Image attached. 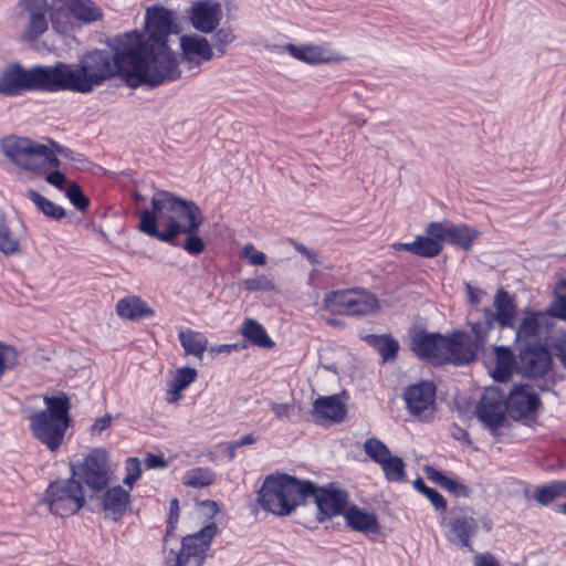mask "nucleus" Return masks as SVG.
<instances>
[{
  "label": "nucleus",
  "mask_w": 566,
  "mask_h": 566,
  "mask_svg": "<svg viewBox=\"0 0 566 566\" xmlns=\"http://www.w3.org/2000/svg\"><path fill=\"white\" fill-rule=\"evenodd\" d=\"M139 50H132L129 39L116 35L104 49L84 53L75 64L82 93H91L114 77H125L130 87L147 84L153 87L149 72L140 63Z\"/></svg>",
  "instance_id": "nucleus-1"
},
{
  "label": "nucleus",
  "mask_w": 566,
  "mask_h": 566,
  "mask_svg": "<svg viewBox=\"0 0 566 566\" xmlns=\"http://www.w3.org/2000/svg\"><path fill=\"white\" fill-rule=\"evenodd\" d=\"M145 25L147 38L136 32L125 33L129 39L132 50H139L140 63L153 80V87L176 81L181 71L178 61L168 45V36L172 32V12L160 6H153L146 10Z\"/></svg>",
  "instance_id": "nucleus-2"
},
{
  "label": "nucleus",
  "mask_w": 566,
  "mask_h": 566,
  "mask_svg": "<svg viewBox=\"0 0 566 566\" xmlns=\"http://www.w3.org/2000/svg\"><path fill=\"white\" fill-rule=\"evenodd\" d=\"M205 221L199 206L167 190H157L150 208L139 213L138 229L148 237L171 245H178L182 232L198 231Z\"/></svg>",
  "instance_id": "nucleus-3"
},
{
  "label": "nucleus",
  "mask_w": 566,
  "mask_h": 566,
  "mask_svg": "<svg viewBox=\"0 0 566 566\" xmlns=\"http://www.w3.org/2000/svg\"><path fill=\"white\" fill-rule=\"evenodd\" d=\"M461 334L451 333L446 336L440 333H417L411 340V350L422 360L433 365L443 366L453 364L464 366L473 361L472 352L464 354L459 342Z\"/></svg>",
  "instance_id": "nucleus-4"
},
{
  "label": "nucleus",
  "mask_w": 566,
  "mask_h": 566,
  "mask_svg": "<svg viewBox=\"0 0 566 566\" xmlns=\"http://www.w3.org/2000/svg\"><path fill=\"white\" fill-rule=\"evenodd\" d=\"M311 488L289 474L269 475L258 492V503L264 511L285 516L304 502V492Z\"/></svg>",
  "instance_id": "nucleus-5"
},
{
  "label": "nucleus",
  "mask_w": 566,
  "mask_h": 566,
  "mask_svg": "<svg viewBox=\"0 0 566 566\" xmlns=\"http://www.w3.org/2000/svg\"><path fill=\"white\" fill-rule=\"evenodd\" d=\"M109 458L103 448L91 450L82 461L71 463V475L85 485L90 497L103 492L109 484Z\"/></svg>",
  "instance_id": "nucleus-6"
},
{
  "label": "nucleus",
  "mask_w": 566,
  "mask_h": 566,
  "mask_svg": "<svg viewBox=\"0 0 566 566\" xmlns=\"http://www.w3.org/2000/svg\"><path fill=\"white\" fill-rule=\"evenodd\" d=\"M218 532L216 523H210L200 531L187 535L181 541L178 552L170 549L166 556L167 566H202L211 542Z\"/></svg>",
  "instance_id": "nucleus-7"
},
{
  "label": "nucleus",
  "mask_w": 566,
  "mask_h": 566,
  "mask_svg": "<svg viewBox=\"0 0 566 566\" xmlns=\"http://www.w3.org/2000/svg\"><path fill=\"white\" fill-rule=\"evenodd\" d=\"M44 502L52 514L61 517L71 516L85 504L84 489L72 475L69 479L56 480L48 486Z\"/></svg>",
  "instance_id": "nucleus-8"
},
{
  "label": "nucleus",
  "mask_w": 566,
  "mask_h": 566,
  "mask_svg": "<svg viewBox=\"0 0 566 566\" xmlns=\"http://www.w3.org/2000/svg\"><path fill=\"white\" fill-rule=\"evenodd\" d=\"M326 310L348 316H364L378 307L377 298L365 289H347L329 292L324 297Z\"/></svg>",
  "instance_id": "nucleus-9"
},
{
  "label": "nucleus",
  "mask_w": 566,
  "mask_h": 566,
  "mask_svg": "<svg viewBox=\"0 0 566 566\" xmlns=\"http://www.w3.org/2000/svg\"><path fill=\"white\" fill-rule=\"evenodd\" d=\"M304 484L312 488L304 492V501L312 497L317 506L316 518L323 523L334 516L342 515L346 512L348 502V493L345 490L336 488L333 483L324 486H317L308 480H304Z\"/></svg>",
  "instance_id": "nucleus-10"
},
{
  "label": "nucleus",
  "mask_w": 566,
  "mask_h": 566,
  "mask_svg": "<svg viewBox=\"0 0 566 566\" xmlns=\"http://www.w3.org/2000/svg\"><path fill=\"white\" fill-rule=\"evenodd\" d=\"M509 413L505 392L497 387L485 388L476 405L475 415L492 436H497Z\"/></svg>",
  "instance_id": "nucleus-11"
},
{
  "label": "nucleus",
  "mask_w": 566,
  "mask_h": 566,
  "mask_svg": "<svg viewBox=\"0 0 566 566\" xmlns=\"http://www.w3.org/2000/svg\"><path fill=\"white\" fill-rule=\"evenodd\" d=\"M553 367V358L546 346L527 343L518 348L517 373L528 379L544 378Z\"/></svg>",
  "instance_id": "nucleus-12"
},
{
  "label": "nucleus",
  "mask_w": 566,
  "mask_h": 566,
  "mask_svg": "<svg viewBox=\"0 0 566 566\" xmlns=\"http://www.w3.org/2000/svg\"><path fill=\"white\" fill-rule=\"evenodd\" d=\"M496 322L493 319V311L489 307L476 308L470 313L469 325L474 337L463 331H454L460 333L459 342L462 344L463 353L472 352L473 361L476 359L478 353L484 347L490 332Z\"/></svg>",
  "instance_id": "nucleus-13"
},
{
  "label": "nucleus",
  "mask_w": 566,
  "mask_h": 566,
  "mask_svg": "<svg viewBox=\"0 0 566 566\" xmlns=\"http://www.w3.org/2000/svg\"><path fill=\"white\" fill-rule=\"evenodd\" d=\"M38 91L82 93L75 64L57 63L53 67L38 66Z\"/></svg>",
  "instance_id": "nucleus-14"
},
{
  "label": "nucleus",
  "mask_w": 566,
  "mask_h": 566,
  "mask_svg": "<svg viewBox=\"0 0 566 566\" xmlns=\"http://www.w3.org/2000/svg\"><path fill=\"white\" fill-rule=\"evenodd\" d=\"M0 148L18 169L29 172L35 169V144L30 138L7 136L1 139Z\"/></svg>",
  "instance_id": "nucleus-15"
},
{
  "label": "nucleus",
  "mask_w": 566,
  "mask_h": 566,
  "mask_svg": "<svg viewBox=\"0 0 566 566\" xmlns=\"http://www.w3.org/2000/svg\"><path fill=\"white\" fill-rule=\"evenodd\" d=\"M402 398L410 415L427 420L426 412L434 405L436 386L432 381H420L410 385L403 390Z\"/></svg>",
  "instance_id": "nucleus-16"
},
{
  "label": "nucleus",
  "mask_w": 566,
  "mask_h": 566,
  "mask_svg": "<svg viewBox=\"0 0 566 566\" xmlns=\"http://www.w3.org/2000/svg\"><path fill=\"white\" fill-rule=\"evenodd\" d=\"M35 87V67L23 70L14 63L0 73V94L17 96Z\"/></svg>",
  "instance_id": "nucleus-17"
},
{
  "label": "nucleus",
  "mask_w": 566,
  "mask_h": 566,
  "mask_svg": "<svg viewBox=\"0 0 566 566\" xmlns=\"http://www.w3.org/2000/svg\"><path fill=\"white\" fill-rule=\"evenodd\" d=\"M509 415L518 420L537 410L541 405L538 395L530 385H514L509 395H505Z\"/></svg>",
  "instance_id": "nucleus-18"
},
{
  "label": "nucleus",
  "mask_w": 566,
  "mask_h": 566,
  "mask_svg": "<svg viewBox=\"0 0 566 566\" xmlns=\"http://www.w3.org/2000/svg\"><path fill=\"white\" fill-rule=\"evenodd\" d=\"M222 18L221 4L213 0L195 1L190 10L191 25L199 32L210 33L217 29Z\"/></svg>",
  "instance_id": "nucleus-19"
},
{
  "label": "nucleus",
  "mask_w": 566,
  "mask_h": 566,
  "mask_svg": "<svg viewBox=\"0 0 566 566\" xmlns=\"http://www.w3.org/2000/svg\"><path fill=\"white\" fill-rule=\"evenodd\" d=\"M446 537L449 543L468 548L473 552L472 538L479 530L478 521L473 516L457 515L448 521Z\"/></svg>",
  "instance_id": "nucleus-20"
},
{
  "label": "nucleus",
  "mask_w": 566,
  "mask_h": 566,
  "mask_svg": "<svg viewBox=\"0 0 566 566\" xmlns=\"http://www.w3.org/2000/svg\"><path fill=\"white\" fill-rule=\"evenodd\" d=\"M12 25L21 41L30 44L35 41V0H21L17 3Z\"/></svg>",
  "instance_id": "nucleus-21"
},
{
  "label": "nucleus",
  "mask_w": 566,
  "mask_h": 566,
  "mask_svg": "<svg viewBox=\"0 0 566 566\" xmlns=\"http://www.w3.org/2000/svg\"><path fill=\"white\" fill-rule=\"evenodd\" d=\"M182 59L191 66H199L211 61L214 56L209 41L198 34L182 35L180 38Z\"/></svg>",
  "instance_id": "nucleus-22"
},
{
  "label": "nucleus",
  "mask_w": 566,
  "mask_h": 566,
  "mask_svg": "<svg viewBox=\"0 0 566 566\" xmlns=\"http://www.w3.org/2000/svg\"><path fill=\"white\" fill-rule=\"evenodd\" d=\"M71 150L49 137L38 139V175L45 174L51 168H59V156L70 158Z\"/></svg>",
  "instance_id": "nucleus-23"
},
{
  "label": "nucleus",
  "mask_w": 566,
  "mask_h": 566,
  "mask_svg": "<svg viewBox=\"0 0 566 566\" xmlns=\"http://www.w3.org/2000/svg\"><path fill=\"white\" fill-rule=\"evenodd\" d=\"M130 502V493L120 485L106 488L102 495L101 506L106 516L113 521H119Z\"/></svg>",
  "instance_id": "nucleus-24"
},
{
  "label": "nucleus",
  "mask_w": 566,
  "mask_h": 566,
  "mask_svg": "<svg viewBox=\"0 0 566 566\" xmlns=\"http://www.w3.org/2000/svg\"><path fill=\"white\" fill-rule=\"evenodd\" d=\"M70 424L65 421L41 419L38 415V440L51 452H55L62 446Z\"/></svg>",
  "instance_id": "nucleus-25"
},
{
  "label": "nucleus",
  "mask_w": 566,
  "mask_h": 566,
  "mask_svg": "<svg viewBox=\"0 0 566 566\" xmlns=\"http://www.w3.org/2000/svg\"><path fill=\"white\" fill-rule=\"evenodd\" d=\"M443 250L441 222L432 221L426 227V235L417 237V256L432 259Z\"/></svg>",
  "instance_id": "nucleus-26"
},
{
  "label": "nucleus",
  "mask_w": 566,
  "mask_h": 566,
  "mask_svg": "<svg viewBox=\"0 0 566 566\" xmlns=\"http://www.w3.org/2000/svg\"><path fill=\"white\" fill-rule=\"evenodd\" d=\"M493 319L501 328H515L516 321V303L513 295L507 291L500 289L494 295Z\"/></svg>",
  "instance_id": "nucleus-27"
},
{
  "label": "nucleus",
  "mask_w": 566,
  "mask_h": 566,
  "mask_svg": "<svg viewBox=\"0 0 566 566\" xmlns=\"http://www.w3.org/2000/svg\"><path fill=\"white\" fill-rule=\"evenodd\" d=\"M346 406L337 395L318 397L313 402V418L316 422L331 420L340 422L346 416Z\"/></svg>",
  "instance_id": "nucleus-28"
},
{
  "label": "nucleus",
  "mask_w": 566,
  "mask_h": 566,
  "mask_svg": "<svg viewBox=\"0 0 566 566\" xmlns=\"http://www.w3.org/2000/svg\"><path fill=\"white\" fill-rule=\"evenodd\" d=\"M441 232L443 242L448 241L451 245L460 248L464 251L471 250L474 241L480 232L467 224L446 226L441 222Z\"/></svg>",
  "instance_id": "nucleus-29"
},
{
  "label": "nucleus",
  "mask_w": 566,
  "mask_h": 566,
  "mask_svg": "<svg viewBox=\"0 0 566 566\" xmlns=\"http://www.w3.org/2000/svg\"><path fill=\"white\" fill-rule=\"evenodd\" d=\"M45 403V410L38 411L41 419L65 421L72 423L70 416L71 402L69 397L64 392H59L54 396H43Z\"/></svg>",
  "instance_id": "nucleus-30"
},
{
  "label": "nucleus",
  "mask_w": 566,
  "mask_h": 566,
  "mask_svg": "<svg viewBox=\"0 0 566 566\" xmlns=\"http://www.w3.org/2000/svg\"><path fill=\"white\" fill-rule=\"evenodd\" d=\"M285 51L294 59L313 65L331 62L333 60L332 52L322 45H295L289 43L285 45Z\"/></svg>",
  "instance_id": "nucleus-31"
},
{
  "label": "nucleus",
  "mask_w": 566,
  "mask_h": 566,
  "mask_svg": "<svg viewBox=\"0 0 566 566\" xmlns=\"http://www.w3.org/2000/svg\"><path fill=\"white\" fill-rule=\"evenodd\" d=\"M344 516L347 526L356 532L367 534L377 533L379 530L377 515L374 512L364 511L357 505L349 506Z\"/></svg>",
  "instance_id": "nucleus-32"
},
{
  "label": "nucleus",
  "mask_w": 566,
  "mask_h": 566,
  "mask_svg": "<svg viewBox=\"0 0 566 566\" xmlns=\"http://www.w3.org/2000/svg\"><path fill=\"white\" fill-rule=\"evenodd\" d=\"M116 314L122 318L137 322L146 317H153L155 311L140 297L127 296L117 302Z\"/></svg>",
  "instance_id": "nucleus-33"
},
{
  "label": "nucleus",
  "mask_w": 566,
  "mask_h": 566,
  "mask_svg": "<svg viewBox=\"0 0 566 566\" xmlns=\"http://www.w3.org/2000/svg\"><path fill=\"white\" fill-rule=\"evenodd\" d=\"M496 363L492 377L496 381H506L511 378L514 370L517 371V357L507 346H495Z\"/></svg>",
  "instance_id": "nucleus-34"
},
{
  "label": "nucleus",
  "mask_w": 566,
  "mask_h": 566,
  "mask_svg": "<svg viewBox=\"0 0 566 566\" xmlns=\"http://www.w3.org/2000/svg\"><path fill=\"white\" fill-rule=\"evenodd\" d=\"M426 474L430 481L457 497H469L472 493L469 485L459 480L449 478L442 471H439L433 467H427Z\"/></svg>",
  "instance_id": "nucleus-35"
},
{
  "label": "nucleus",
  "mask_w": 566,
  "mask_h": 566,
  "mask_svg": "<svg viewBox=\"0 0 566 566\" xmlns=\"http://www.w3.org/2000/svg\"><path fill=\"white\" fill-rule=\"evenodd\" d=\"M72 17L83 23H93L103 19V11L93 0H66Z\"/></svg>",
  "instance_id": "nucleus-36"
},
{
  "label": "nucleus",
  "mask_w": 566,
  "mask_h": 566,
  "mask_svg": "<svg viewBox=\"0 0 566 566\" xmlns=\"http://www.w3.org/2000/svg\"><path fill=\"white\" fill-rule=\"evenodd\" d=\"M364 340L378 352L384 361L395 360L399 352V343L391 335L369 334Z\"/></svg>",
  "instance_id": "nucleus-37"
},
{
  "label": "nucleus",
  "mask_w": 566,
  "mask_h": 566,
  "mask_svg": "<svg viewBox=\"0 0 566 566\" xmlns=\"http://www.w3.org/2000/svg\"><path fill=\"white\" fill-rule=\"evenodd\" d=\"M541 312L528 311L522 318L518 326H515V342L525 344L530 343L531 338H536L541 332Z\"/></svg>",
  "instance_id": "nucleus-38"
},
{
  "label": "nucleus",
  "mask_w": 566,
  "mask_h": 566,
  "mask_svg": "<svg viewBox=\"0 0 566 566\" xmlns=\"http://www.w3.org/2000/svg\"><path fill=\"white\" fill-rule=\"evenodd\" d=\"M242 335L254 346L266 349L275 346L263 325L253 318H247L243 322Z\"/></svg>",
  "instance_id": "nucleus-39"
},
{
  "label": "nucleus",
  "mask_w": 566,
  "mask_h": 566,
  "mask_svg": "<svg viewBox=\"0 0 566 566\" xmlns=\"http://www.w3.org/2000/svg\"><path fill=\"white\" fill-rule=\"evenodd\" d=\"M178 339L187 355L201 358L207 349L208 339L200 333L192 329H185L178 333Z\"/></svg>",
  "instance_id": "nucleus-40"
},
{
  "label": "nucleus",
  "mask_w": 566,
  "mask_h": 566,
  "mask_svg": "<svg viewBox=\"0 0 566 566\" xmlns=\"http://www.w3.org/2000/svg\"><path fill=\"white\" fill-rule=\"evenodd\" d=\"M533 497L543 506H547L558 497H566V481L553 480L537 486Z\"/></svg>",
  "instance_id": "nucleus-41"
},
{
  "label": "nucleus",
  "mask_w": 566,
  "mask_h": 566,
  "mask_svg": "<svg viewBox=\"0 0 566 566\" xmlns=\"http://www.w3.org/2000/svg\"><path fill=\"white\" fill-rule=\"evenodd\" d=\"M49 18L52 22L53 28L59 33H66L71 29L69 8H64L61 0H51V4H48Z\"/></svg>",
  "instance_id": "nucleus-42"
},
{
  "label": "nucleus",
  "mask_w": 566,
  "mask_h": 566,
  "mask_svg": "<svg viewBox=\"0 0 566 566\" xmlns=\"http://www.w3.org/2000/svg\"><path fill=\"white\" fill-rule=\"evenodd\" d=\"M216 480V473L209 468H193L184 475V484L191 488H205Z\"/></svg>",
  "instance_id": "nucleus-43"
},
{
  "label": "nucleus",
  "mask_w": 566,
  "mask_h": 566,
  "mask_svg": "<svg viewBox=\"0 0 566 566\" xmlns=\"http://www.w3.org/2000/svg\"><path fill=\"white\" fill-rule=\"evenodd\" d=\"M385 478L389 482H402L406 479V465L397 455H389L381 464Z\"/></svg>",
  "instance_id": "nucleus-44"
},
{
  "label": "nucleus",
  "mask_w": 566,
  "mask_h": 566,
  "mask_svg": "<svg viewBox=\"0 0 566 566\" xmlns=\"http://www.w3.org/2000/svg\"><path fill=\"white\" fill-rule=\"evenodd\" d=\"M0 251L6 255L19 251V240L11 232L3 214H0Z\"/></svg>",
  "instance_id": "nucleus-45"
},
{
  "label": "nucleus",
  "mask_w": 566,
  "mask_h": 566,
  "mask_svg": "<svg viewBox=\"0 0 566 566\" xmlns=\"http://www.w3.org/2000/svg\"><path fill=\"white\" fill-rule=\"evenodd\" d=\"M413 486L431 502L438 512L443 513L447 511V501L443 495L436 489L429 488L421 478L415 480Z\"/></svg>",
  "instance_id": "nucleus-46"
},
{
  "label": "nucleus",
  "mask_w": 566,
  "mask_h": 566,
  "mask_svg": "<svg viewBox=\"0 0 566 566\" xmlns=\"http://www.w3.org/2000/svg\"><path fill=\"white\" fill-rule=\"evenodd\" d=\"M364 451L378 464H381L391 454L388 447L377 438L367 439L364 443Z\"/></svg>",
  "instance_id": "nucleus-47"
},
{
  "label": "nucleus",
  "mask_w": 566,
  "mask_h": 566,
  "mask_svg": "<svg viewBox=\"0 0 566 566\" xmlns=\"http://www.w3.org/2000/svg\"><path fill=\"white\" fill-rule=\"evenodd\" d=\"M65 196L70 202L81 212L90 207L91 200L76 182H71L65 189Z\"/></svg>",
  "instance_id": "nucleus-48"
},
{
  "label": "nucleus",
  "mask_w": 566,
  "mask_h": 566,
  "mask_svg": "<svg viewBox=\"0 0 566 566\" xmlns=\"http://www.w3.org/2000/svg\"><path fill=\"white\" fill-rule=\"evenodd\" d=\"M38 210H40L45 217L60 221L65 218L66 213L62 206L49 200L48 198L38 193Z\"/></svg>",
  "instance_id": "nucleus-49"
},
{
  "label": "nucleus",
  "mask_w": 566,
  "mask_h": 566,
  "mask_svg": "<svg viewBox=\"0 0 566 566\" xmlns=\"http://www.w3.org/2000/svg\"><path fill=\"white\" fill-rule=\"evenodd\" d=\"M125 471L126 475L123 483L132 490L136 481L142 475V464L139 459L136 457L128 458L125 462Z\"/></svg>",
  "instance_id": "nucleus-50"
},
{
  "label": "nucleus",
  "mask_w": 566,
  "mask_h": 566,
  "mask_svg": "<svg viewBox=\"0 0 566 566\" xmlns=\"http://www.w3.org/2000/svg\"><path fill=\"white\" fill-rule=\"evenodd\" d=\"M197 378V370L190 367H184L177 370L172 382L175 391L185 390Z\"/></svg>",
  "instance_id": "nucleus-51"
},
{
  "label": "nucleus",
  "mask_w": 566,
  "mask_h": 566,
  "mask_svg": "<svg viewBox=\"0 0 566 566\" xmlns=\"http://www.w3.org/2000/svg\"><path fill=\"white\" fill-rule=\"evenodd\" d=\"M243 284H244V289L249 292H256V291L270 292V291L275 290L274 282L265 274L258 275L253 279L244 280Z\"/></svg>",
  "instance_id": "nucleus-52"
},
{
  "label": "nucleus",
  "mask_w": 566,
  "mask_h": 566,
  "mask_svg": "<svg viewBox=\"0 0 566 566\" xmlns=\"http://www.w3.org/2000/svg\"><path fill=\"white\" fill-rule=\"evenodd\" d=\"M198 231L182 232L187 234L182 249L190 255H199L205 251L206 244L203 240L197 234Z\"/></svg>",
  "instance_id": "nucleus-53"
},
{
  "label": "nucleus",
  "mask_w": 566,
  "mask_h": 566,
  "mask_svg": "<svg viewBox=\"0 0 566 566\" xmlns=\"http://www.w3.org/2000/svg\"><path fill=\"white\" fill-rule=\"evenodd\" d=\"M234 40V34L229 28L219 29L213 35V45L219 52L218 56H222L226 53V48Z\"/></svg>",
  "instance_id": "nucleus-54"
},
{
  "label": "nucleus",
  "mask_w": 566,
  "mask_h": 566,
  "mask_svg": "<svg viewBox=\"0 0 566 566\" xmlns=\"http://www.w3.org/2000/svg\"><path fill=\"white\" fill-rule=\"evenodd\" d=\"M45 174V180L48 184L54 186L59 190L66 189V176L63 172H61L59 168H51Z\"/></svg>",
  "instance_id": "nucleus-55"
},
{
  "label": "nucleus",
  "mask_w": 566,
  "mask_h": 566,
  "mask_svg": "<svg viewBox=\"0 0 566 566\" xmlns=\"http://www.w3.org/2000/svg\"><path fill=\"white\" fill-rule=\"evenodd\" d=\"M179 518V501L178 499H172L169 503V515L167 520V534L172 532L176 528Z\"/></svg>",
  "instance_id": "nucleus-56"
},
{
  "label": "nucleus",
  "mask_w": 566,
  "mask_h": 566,
  "mask_svg": "<svg viewBox=\"0 0 566 566\" xmlns=\"http://www.w3.org/2000/svg\"><path fill=\"white\" fill-rule=\"evenodd\" d=\"M46 17H49L48 0H38V34L46 30Z\"/></svg>",
  "instance_id": "nucleus-57"
},
{
  "label": "nucleus",
  "mask_w": 566,
  "mask_h": 566,
  "mask_svg": "<svg viewBox=\"0 0 566 566\" xmlns=\"http://www.w3.org/2000/svg\"><path fill=\"white\" fill-rule=\"evenodd\" d=\"M451 437L462 444L470 446L472 443L469 432L457 423L450 427Z\"/></svg>",
  "instance_id": "nucleus-58"
},
{
  "label": "nucleus",
  "mask_w": 566,
  "mask_h": 566,
  "mask_svg": "<svg viewBox=\"0 0 566 566\" xmlns=\"http://www.w3.org/2000/svg\"><path fill=\"white\" fill-rule=\"evenodd\" d=\"M144 462L147 469H164L167 467V461L160 454L147 453Z\"/></svg>",
  "instance_id": "nucleus-59"
},
{
  "label": "nucleus",
  "mask_w": 566,
  "mask_h": 566,
  "mask_svg": "<svg viewBox=\"0 0 566 566\" xmlns=\"http://www.w3.org/2000/svg\"><path fill=\"white\" fill-rule=\"evenodd\" d=\"M551 314L555 317L566 321V298L565 297H555L552 307Z\"/></svg>",
  "instance_id": "nucleus-60"
},
{
  "label": "nucleus",
  "mask_w": 566,
  "mask_h": 566,
  "mask_svg": "<svg viewBox=\"0 0 566 566\" xmlns=\"http://www.w3.org/2000/svg\"><path fill=\"white\" fill-rule=\"evenodd\" d=\"M474 566H501L491 553L476 554L473 559Z\"/></svg>",
  "instance_id": "nucleus-61"
},
{
  "label": "nucleus",
  "mask_w": 566,
  "mask_h": 566,
  "mask_svg": "<svg viewBox=\"0 0 566 566\" xmlns=\"http://www.w3.org/2000/svg\"><path fill=\"white\" fill-rule=\"evenodd\" d=\"M272 411L274 412L275 417L280 420H289L291 417V411L293 407L289 403H272L271 406Z\"/></svg>",
  "instance_id": "nucleus-62"
},
{
  "label": "nucleus",
  "mask_w": 566,
  "mask_h": 566,
  "mask_svg": "<svg viewBox=\"0 0 566 566\" xmlns=\"http://www.w3.org/2000/svg\"><path fill=\"white\" fill-rule=\"evenodd\" d=\"M112 423V417L109 415H105L94 421L91 427V433L101 434L104 430H106Z\"/></svg>",
  "instance_id": "nucleus-63"
},
{
  "label": "nucleus",
  "mask_w": 566,
  "mask_h": 566,
  "mask_svg": "<svg viewBox=\"0 0 566 566\" xmlns=\"http://www.w3.org/2000/svg\"><path fill=\"white\" fill-rule=\"evenodd\" d=\"M555 348L562 366L566 369V336L557 342Z\"/></svg>",
  "instance_id": "nucleus-64"
}]
</instances>
